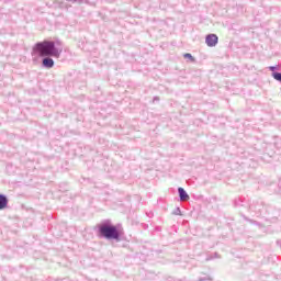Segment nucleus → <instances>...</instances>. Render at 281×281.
Here are the masks:
<instances>
[{
    "mask_svg": "<svg viewBox=\"0 0 281 281\" xmlns=\"http://www.w3.org/2000/svg\"><path fill=\"white\" fill-rule=\"evenodd\" d=\"M34 54H38V56H54L58 58L60 56V52L56 49L54 42L44 41L42 43H37L33 47Z\"/></svg>",
    "mask_w": 281,
    "mask_h": 281,
    "instance_id": "1",
    "label": "nucleus"
},
{
    "mask_svg": "<svg viewBox=\"0 0 281 281\" xmlns=\"http://www.w3.org/2000/svg\"><path fill=\"white\" fill-rule=\"evenodd\" d=\"M99 232L101 236H103V238H108V240L120 239V231H117L116 226L104 224L99 227Z\"/></svg>",
    "mask_w": 281,
    "mask_h": 281,
    "instance_id": "2",
    "label": "nucleus"
},
{
    "mask_svg": "<svg viewBox=\"0 0 281 281\" xmlns=\"http://www.w3.org/2000/svg\"><path fill=\"white\" fill-rule=\"evenodd\" d=\"M205 43L209 47H216V44L218 43V36H216V34H210L206 36Z\"/></svg>",
    "mask_w": 281,
    "mask_h": 281,
    "instance_id": "3",
    "label": "nucleus"
},
{
    "mask_svg": "<svg viewBox=\"0 0 281 281\" xmlns=\"http://www.w3.org/2000/svg\"><path fill=\"white\" fill-rule=\"evenodd\" d=\"M178 192H179L180 201H189L190 200V195H188V192H186V190L183 188H179Z\"/></svg>",
    "mask_w": 281,
    "mask_h": 281,
    "instance_id": "4",
    "label": "nucleus"
},
{
    "mask_svg": "<svg viewBox=\"0 0 281 281\" xmlns=\"http://www.w3.org/2000/svg\"><path fill=\"white\" fill-rule=\"evenodd\" d=\"M8 207V198L5 195L0 194V210H5Z\"/></svg>",
    "mask_w": 281,
    "mask_h": 281,
    "instance_id": "5",
    "label": "nucleus"
},
{
    "mask_svg": "<svg viewBox=\"0 0 281 281\" xmlns=\"http://www.w3.org/2000/svg\"><path fill=\"white\" fill-rule=\"evenodd\" d=\"M44 67H47L48 69H52L54 67V59L52 58H44L43 59Z\"/></svg>",
    "mask_w": 281,
    "mask_h": 281,
    "instance_id": "6",
    "label": "nucleus"
},
{
    "mask_svg": "<svg viewBox=\"0 0 281 281\" xmlns=\"http://www.w3.org/2000/svg\"><path fill=\"white\" fill-rule=\"evenodd\" d=\"M183 56H184V58H189V60L194 63V57H192V55L190 53H186Z\"/></svg>",
    "mask_w": 281,
    "mask_h": 281,
    "instance_id": "7",
    "label": "nucleus"
},
{
    "mask_svg": "<svg viewBox=\"0 0 281 281\" xmlns=\"http://www.w3.org/2000/svg\"><path fill=\"white\" fill-rule=\"evenodd\" d=\"M273 78H274V80H279V82H281V74L280 72H274Z\"/></svg>",
    "mask_w": 281,
    "mask_h": 281,
    "instance_id": "8",
    "label": "nucleus"
}]
</instances>
